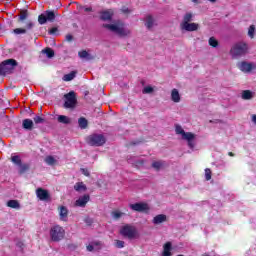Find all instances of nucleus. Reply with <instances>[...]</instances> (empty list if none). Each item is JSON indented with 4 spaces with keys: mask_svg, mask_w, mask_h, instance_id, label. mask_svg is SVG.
I'll return each instance as SVG.
<instances>
[{
    "mask_svg": "<svg viewBox=\"0 0 256 256\" xmlns=\"http://www.w3.org/2000/svg\"><path fill=\"white\" fill-rule=\"evenodd\" d=\"M17 65H19V62L13 58L2 61L0 64V75L3 77H5V75H11Z\"/></svg>",
    "mask_w": 256,
    "mask_h": 256,
    "instance_id": "obj_1",
    "label": "nucleus"
},
{
    "mask_svg": "<svg viewBox=\"0 0 256 256\" xmlns=\"http://www.w3.org/2000/svg\"><path fill=\"white\" fill-rule=\"evenodd\" d=\"M102 27L104 29H108V31H112V33H116L119 37H127V35L131 34V31L125 29V24H103Z\"/></svg>",
    "mask_w": 256,
    "mask_h": 256,
    "instance_id": "obj_2",
    "label": "nucleus"
},
{
    "mask_svg": "<svg viewBox=\"0 0 256 256\" xmlns=\"http://www.w3.org/2000/svg\"><path fill=\"white\" fill-rule=\"evenodd\" d=\"M120 235L127 239H137L139 237V231H137V227L126 224L120 229Z\"/></svg>",
    "mask_w": 256,
    "mask_h": 256,
    "instance_id": "obj_3",
    "label": "nucleus"
},
{
    "mask_svg": "<svg viewBox=\"0 0 256 256\" xmlns=\"http://www.w3.org/2000/svg\"><path fill=\"white\" fill-rule=\"evenodd\" d=\"M175 131L177 133V135H182V138L185 139V141H187L188 143V147L190 149H194L195 147V134L191 133V132H185V130H183V127L177 125L175 128Z\"/></svg>",
    "mask_w": 256,
    "mask_h": 256,
    "instance_id": "obj_4",
    "label": "nucleus"
},
{
    "mask_svg": "<svg viewBox=\"0 0 256 256\" xmlns=\"http://www.w3.org/2000/svg\"><path fill=\"white\" fill-rule=\"evenodd\" d=\"M86 141L91 147H103V144L107 142V139H105L103 134H92L87 137Z\"/></svg>",
    "mask_w": 256,
    "mask_h": 256,
    "instance_id": "obj_5",
    "label": "nucleus"
},
{
    "mask_svg": "<svg viewBox=\"0 0 256 256\" xmlns=\"http://www.w3.org/2000/svg\"><path fill=\"white\" fill-rule=\"evenodd\" d=\"M50 237L54 242H59L65 238V229L60 225H55L50 229Z\"/></svg>",
    "mask_w": 256,
    "mask_h": 256,
    "instance_id": "obj_6",
    "label": "nucleus"
},
{
    "mask_svg": "<svg viewBox=\"0 0 256 256\" xmlns=\"http://www.w3.org/2000/svg\"><path fill=\"white\" fill-rule=\"evenodd\" d=\"M65 102L63 104L64 109H75L77 106V95L71 91L64 95Z\"/></svg>",
    "mask_w": 256,
    "mask_h": 256,
    "instance_id": "obj_7",
    "label": "nucleus"
},
{
    "mask_svg": "<svg viewBox=\"0 0 256 256\" xmlns=\"http://www.w3.org/2000/svg\"><path fill=\"white\" fill-rule=\"evenodd\" d=\"M232 57H241L247 53V44L238 43L230 50Z\"/></svg>",
    "mask_w": 256,
    "mask_h": 256,
    "instance_id": "obj_8",
    "label": "nucleus"
},
{
    "mask_svg": "<svg viewBox=\"0 0 256 256\" xmlns=\"http://www.w3.org/2000/svg\"><path fill=\"white\" fill-rule=\"evenodd\" d=\"M48 21H55V12L51 10H46L45 14H40L38 16V23L40 25H45Z\"/></svg>",
    "mask_w": 256,
    "mask_h": 256,
    "instance_id": "obj_9",
    "label": "nucleus"
},
{
    "mask_svg": "<svg viewBox=\"0 0 256 256\" xmlns=\"http://www.w3.org/2000/svg\"><path fill=\"white\" fill-rule=\"evenodd\" d=\"M130 209L132 211H136L137 213H149V204L145 202H137L134 204H130Z\"/></svg>",
    "mask_w": 256,
    "mask_h": 256,
    "instance_id": "obj_10",
    "label": "nucleus"
},
{
    "mask_svg": "<svg viewBox=\"0 0 256 256\" xmlns=\"http://www.w3.org/2000/svg\"><path fill=\"white\" fill-rule=\"evenodd\" d=\"M237 67L242 73H251L253 69H256V66L253 63H249L247 61H242L237 64Z\"/></svg>",
    "mask_w": 256,
    "mask_h": 256,
    "instance_id": "obj_11",
    "label": "nucleus"
},
{
    "mask_svg": "<svg viewBox=\"0 0 256 256\" xmlns=\"http://www.w3.org/2000/svg\"><path fill=\"white\" fill-rule=\"evenodd\" d=\"M33 27H35V24L31 21L26 23V27L25 28H15L12 30V33L14 35H25L27 34V31H31V29H33Z\"/></svg>",
    "mask_w": 256,
    "mask_h": 256,
    "instance_id": "obj_12",
    "label": "nucleus"
},
{
    "mask_svg": "<svg viewBox=\"0 0 256 256\" xmlns=\"http://www.w3.org/2000/svg\"><path fill=\"white\" fill-rule=\"evenodd\" d=\"M36 195L40 201H49V199H51V194H49V190H45L43 188H38L36 190Z\"/></svg>",
    "mask_w": 256,
    "mask_h": 256,
    "instance_id": "obj_13",
    "label": "nucleus"
},
{
    "mask_svg": "<svg viewBox=\"0 0 256 256\" xmlns=\"http://www.w3.org/2000/svg\"><path fill=\"white\" fill-rule=\"evenodd\" d=\"M88 201H91V196L84 194L75 201V207H86Z\"/></svg>",
    "mask_w": 256,
    "mask_h": 256,
    "instance_id": "obj_14",
    "label": "nucleus"
},
{
    "mask_svg": "<svg viewBox=\"0 0 256 256\" xmlns=\"http://www.w3.org/2000/svg\"><path fill=\"white\" fill-rule=\"evenodd\" d=\"M180 29L182 31H189V32L197 31V29H199V24L190 23V22L187 24H180Z\"/></svg>",
    "mask_w": 256,
    "mask_h": 256,
    "instance_id": "obj_15",
    "label": "nucleus"
},
{
    "mask_svg": "<svg viewBox=\"0 0 256 256\" xmlns=\"http://www.w3.org/2000/svg\"><path fill=\"white\" fill-rule=\"evenodd\" d=\"M114 12L113 10H105L100 12L101 21H111L113 19Z\"/></svg>",
    "mask_w": 256,
    "mask_h": 256,
    "instance_id": "obj_16",
    "label": "nucleus"
},
{
    "mask_svg": "<svg viewBox=\"0 0 256 256\" xmlns=\"http://www.w3.org/2000/svg\"><path fill=\"white\" fill-rule=\"evenodd\" d=\"M59 216H60V221L67 222V217H69V210H67V207L60 206Z\"/></svg>",
    "mask_w": 256,
    "mask_h": 256,
    "instance_id": "obj_17",
    "label": "nucleus"
},
{
    "mask_svg": "<svg viewBox=\"0 0 256 256\" xmlns=\"http://www.w3.org/2000/svg\"><path fill=\"white\" fill-rule=\"evenodd\" d=\"M165 221H167V215L158 214L153 218L152 223L154 225H161V223H165Z\"/></svg>",
    "mask_w": 256,
    "mask_h": 256,
    "instance_id": "obj_18",
    "label": "nucleus"
},
{
    "mask_svg": "<svg viewBox=\"0 0 256 256\" xmlns=\"http://www.w3.org/2000/svg\"><path fill=\"white\" fill-rule=\"evenodd\" d=\"M171 99L173 103H179L181 101V95L179 94V90L176 88L171 91Z\"/></svg>",
    "mask_w": 256,
    "mask_h": 256,
    "instance_id": "obj_19",
    "label": "nucleus"
},
{
    "mask_svg": "<svg viewBox=\"0 0 256 256\" xmlns=\"http://www.w3.org/2000/svg\"><path fill=\"white\" fill-rule=\"evenodd\" d=\"M23 129H26L27 131L33 130V120L31 119H24L22 122Z\"/></svg>",
    "mask_w": 256,
    "mask_h": 256,
    "instance_id": "obj_20",
    "label": "nucleus"
},
{
    "mask_svg": "<svg viewBox=\"0 0 256 256\" xmlns=\"http://www.w3.org/2000/svg\"><path fill=\"white\" fill-rule=\"evenodd\" d=\"M6 205L7 207H10V209H21L19 200H9Z\"/></svg>",
    "mask_w": 256,
    "mask_h": 256,
    "instance_id": "obj_21",
    "label": "nucleus"
},
{
    "mask_svg": "<svg viewBox=\"0 0 256 256\" xmlns=\"http://www.w3.org/2000/svg\"><path fill=\"white\" fill-rule=\"evenodd\" d=\"M191 21H193V14L191 12H188L184 15L180 25H186L187 23H191Z\"/></svg>",
    "mask_w": 256,
    "mask_h": 256,
    "instance_id": "obj_22",
    "label": "nucleus"
},
{
    "mask_svg": "<svg viewBox=\"0 0 256 256\" xmlns=\"http://www.w3.org/2000/svg\"><path fill=\"white\" fill-rule=\"evenodd\" d=\"M42 53H44V55H46V57H48V59H53V57H55V51L49 47L43 49Z\"/></svg>",
    "mask_w": 256,
    "mask_h": 256,
    "instance_id": "obj_23",
    "label": "nucleus"
},
{
    "mask_svg": "<svg viewBox=\"0 0 256 256\" xmlns=\"http://www.w3.org/2000/svg\"><path fill=\"white\" fill-rule=\"evenodd\" d=\"M78 125H79L80 129H87V127L89 126V121L86 120L85 117H80L78 119Z\"/></svg>",
    "mask_w": 256,
    "mask_h": 256,
    "instance_id": "obj_24",
    "label": "nucleus"
},
{
    "mask_svg": "<svg viewBox=\"0 0 256 256\" xmlns=\"http://www.w3.org/2000/svg\"><path fill=\"white\" fill-rule=\"evenodd\" d=\"M154 24H155V20L153 19V16L151 15L146 16L145 26L147 27V29H153Z\"/></svg>",
    "mask_w": 256,
    "mask_h": 256,
    "instance_id": "obj_25",
    "label": "nucleus"
},
{
    "mask_svg": "<svg viewBox=\"0 0 256 256\" xmlns=\"http://www.w3.org/2000/svg\"><path fill=\"white\" fill-rule=\"evenodd\" d=\"M58 123H62L63 125H69V123H71V118H69L65 115H59Z\"/></svg>",
    "mask_w": 256,
    "mask_h": 256,
    "instance_id": "obj_26",
    "label": "nucleus"
},
{
    "mask_svg": "<svg viewBox=\"0 0 256 256\" xmlns=\"http://www.w3.org/2000/svg\"><path fill=\"white\" fill-rule=\"evenodd\" d=\"M253 97V92L251 90H244L242 91V99L244 101H249Z\"/></svg>",
    "mask_w": 256,
    "mask_h": 256,
    "instance_id": "obj_27",
    "label": "nucleus"
},
{
    "mask_svg": "<svg viewBox=\"0 0 256 256\" xmlns=\"http://www.w3.org/2000/svg\"><path fill=\"white\" fill-rule=\"evenodd\" d=\"M74 189L78 192L81 193V191H87V186L84 185L83 182H78L74 185Z\"/></svg>",
    "mask_w": 256,
    "mask_h": 256,
    "instance_id": "obj_28",
    "label": "nucleus"
},
{
    "mask_svg": "<svg viewBox=\"0 0 256 256\" xmlns=\"http://www.w3.org/2000/svg\"><path fill=\"white\" fill-rule=\"evenodd\" d=\"M76 75H77V72L72 71L68 74H65L62 79H63V81H73V79H75Z\"/></svg>",
    "mask_w": 256,
    "mask_h": 256,
    "instance_id": "obj_29",
    "label": "nucleus"
},
{
    "mask_svg": "<svg viewBox=\"0 0 256 256\" xmlns=\"http://www.w3.org/2000/svg\"><path fill=\"white\" fill-rule=\"evenodd\" d=\"M163 256H171V242L164 244Z\"/></svg>",
    "mask_w": 256,
    "mask_h": 256,
    "instance_id": "obj_30",
    "label": "nucleus"
},
{
    "mask_svg": "<svg viewBox=\"0 0 256 256\" xmlns=\"http://www.w3.org/2000/svg\"><path fill=\"white\" fill-rule=\"evenodd\" d=\"M29 17V12L27 10H21L20 11V16L18 18L19 23L25 21Z\"/></svg>",
    "mask_w": 256,
    "mask_h": 256,
    "instance_id": "obj_31",
    "label": "nucleus"
},
{
    "mask_svg": "<svg viewBox=\"0 0 256 256\" xmlns=\"http://www.w3.org/2000/svg\"><path fill=\"white\" fill-rule=\"evenodd\" d=\"M19 169V174L23 175L24 173H27V171H29V169H31V166L29 164H21Z\"/></svg>",
    "mask_w": 256,
    "mask_h": 256,
    "instance_id": "obj_32",
    "label": "nucleus"
},
{
    "mask_svg": "<svg viewBox=\"0 0 256 256\" xmlns=\"http://www.w3.org/2000/svg\"><path fill=\"white\" fill-rule=\"evenodd\" d=\"M208 43L210 47H213V48L219 47V41L215 39V37H210L208 40Z\"/></svg>",
    "mask_w": 256,
    "mask_h": 256,
    "instance_id": "obj_33",
    "label": "nucleus"
},
{
    "mask_svg": "<svg viewBox=\"0 0 256 256\" xmlns=\"http://www.w3.org/2000/svg\"><path fill=\"white\" fill-rule=\"evenodd\" d=\"M11 161L18 167L22 164L21 157L19 155L11 156Z\"/></svg>",
    "mask_w": 256,
    "mask_h": 256,
    "instance_id": "obj_34",
    "label": "nucleus"
},
{
    "mask_svg": "<svg viewBox=\"0 0 256 256\" xmlns=\"http://www.w3.org/2000/svg\"><path fill=\"white\" fill-rule=\"evenodd\" d=\"M78 57H80V59H91L89 52H87L86 50L78 52Z\"/></svg>",
    "mask_w": 256,
    "mask_h": 256,
    "instance_id": "obj_35",
    "label": "nucleus"
},
{
    "mask_svg": "<svg viewBox=\"0 0 256 256\" xmlns=\"http://www.w3.org/2000/svg\"><path fill=\"white\" fill-rule=\"evenodd\" d=\"M163 162L162 161H154L152 162V167L153 169H155L156 171H160L161 167H163Z\"/></svg>",
    "mask_w": 256,
    "mask_h": 256,
    "instance_id": "obj_36",
    "label": "nucleus"
},
{
    "mask_svg": "<svg viewBox=\"0 0 256 256\" xmlns=\"http://www.w3.org/2000/svg\"><path fill=\"white\" fill-rule=\"evenodd\" d=\"M99 245H101V242L97 241V242H92V244H89L88 246H86L87 251L91 252L94 251L95 247H99Z\"/></svg>",
    "mask_w": 256,
    "mask_h": 256,
    "instance_id": "obj_37",
    "label": "nucleus"
},
{
    "mask_svg": "<svg viewBox=\"0 0 256 256\" xmlns=\"http://www.w3.org/2000/svg\"><path fill=\"white\" fill-rule=\"evenodd\" d=\"M248 37H250V39L255 38V25H250L248 29Z\"/></svg>",
    "mask_w": 256,
    "mask_h": 256,
    "instance_id": "obj_38",
    "label": "nucleus"
},
{
    "mask_svg": "<svg viewBox=\"0 0 256 256\" xmlns=\"http://www.w3.org/2000/svg\"><path fill=\"white\" fill-rule=\"evenodd\" d=\"M45 163H47V165H53L54 163H56V160L53 156H47L45 158Z\"/></svg>",
    "mask_w": 256,
    "mask_h": 256,
    "instance_id": "obj_39",
    "label": "nucleus"
},
{
    "mask_svg": "<svg viewBox=\"0 0 256 256\" xmlns=\"http://www.w3.org/2000/svg\"><path fill=\"white\" fill-rule=\"evenodd\" d=\"M211 177H212L211 169L206 168L205 169V179H206V181H211Z\"/></svg>",
    "mask_w": 256,
    "mask_h": 256,
    "instance_id": "obj_40",
    "label": "nucleus"
},
{
    "mask_svg": "<svg viewBox=\"0 0 256 256\" xmlns=\"http://www.w3.org/2000/svg\"><path fill=\"white\" fill-rule=\"evenodd\" d=\"M142 93H143L144 95L153 93V87H151V86H146V87H144V89L142 90Z\"/></svg>",
    "mask_w": 256,
    "mask_h": 256,
    "instance_id": "obj_41",
    "label": "nucleus"
},
{
    "mask_svg": "<svg viewBox=\"0 0 256 256\" xmlns=\"http://www.w3.org/2000/svg\"><path fill=\"white\" fill-rule=\"evenodd\" d=\"M112 217H113V219H121V217H123V213L119 212V211H113Z\"/></svg>",
    "mask_w": 256,
    "mask_h": 256,
    "instance_id": "obj_42",
    "label": "nucleus"
},
{
    "mask_svg": "<svg viewBox=\"0 0 256 256\" xmlns=\"http://www.w3.org/2000/svg\"><path fill=\"white\" fill-rule=\"evenodd\" d=\"M115 247H117V249H123L125 242L123 240H116Z\"/></svg>",
    "mask_w": 256,
    "mask_h": 256,
    "instance_id": "obj_43",
    "label": "nucleus"
},
{
    "mask_svg": "<svg viewBox=\"0 0 256 256\" xmlns=\"http://www.w3.org/2000/svg\"><path fill=\"white\" fill-rule=\"evenodd\" d=\"M34 123L38 125L39 123H45V119H43L41 116L34 117Z\"/></svg>",
    "mask_w": 256,
    "mask_h": 256,
    "instance_id": "obj_44",
    "label": "nucleus"
},
{
    "mask_svg": "<svg viewBox=\"0 0 256 256\" xmlns=\"http://www.w3.org/2000/svg\"><path fill=\"white\" fill-rule=\"evenodd\" d=\"M82 175H85V177H90L91 173H89V170L87 168H81L80 169Z\"/></svg>",
    "mask_w": 256,
    "mask_h": 256,
    "instance_id": "obj_45",
    "label": "nucleus"
},
{
    "mask_svg": "<svg viewBox=\"0 0 256 256\" xmlns=\"http://www.w3.org/2000/svg\"><path fill=\"white\" fill-rule=\"evenodd\" d=\"M84 222L86 225H93V219L89 218V217H86L84 219Z\"/></svg>",
    "mask_w": 256,
    "mask_h": 256,
    "instance_id": "obj_46",
    "label": "nucleus"
},
{
    "mask_svg": "<svg viewBox=\"0 0 256 256\" xmlns=\"http://www.w3.org/2000/svg\"><path fill=\"white\" fill-rule=\"evenodd\" d=\"M57 31H59L57 27H53L49 30V35H55Z\"/></svg>",
    "mask_w": 256,
    "mask_h": 256,
    "instance_id": "obj_47",
    "label": "nucleus"
},
{
    "mask_svg": "<svg viewBox=\"0 0 256 256\" xmlns=\"http://www.w3.org/2000/svg\"><path fill=\"white\" fill-rule=\"evenodd\" d=\"M66 41H68L69 43H71V41H73V35L67 34V35H66Z\"/></svg>",
    "mask_w": 256,
    "mask_h": 256,
    "instance_id": "obj_48",
    "label": "nucleus"
},
{
    "mask_svg": "<svg viewBox=\"0 0 256 256\" xmlns=\"http://www.w3.org/2000/svg\"><path fill=\"white\" fill-rule=\"evenodd\" d=\"M84 11L86 13H91V11H93V8L92 7H84Z\"/></svg>",
    "mask_w": 256,
    "mask_h": 256,
    "instance_id": "obj_49",
    "label": "nucleus"
},
{
    "mask_svg": "<svg viewBox=\"0 0 256 256\" xmlns=\"http://www.w3.org/2000/svg\"><path fill=\"white\" fill-rule=\"evenodd\" d=\"M122 11H123V13H131V10H129V8H125Z\"/></svg>",
    "mask_w": 256,
    "mask_h": 256,
    "instance_id": "obj_50",
    "label": "nucleus"
},
{
    "mask_svg": "<svg viewBox=\"0 0 256 256\" xmlns=\"http://www.w3.org/2000/svg\"><path fill=\"white\" fill-rule=\"evenodd\" d=\"M228 155H229V157H235V153H233V152H228Z\"/></svg>",
    "mask_w": 256,
    "mask_h": 256,
    "instance_id": "obj_51",
    "label": "nucleus"
},
{
    "mask_svg": "<svg viewBox=\"0 0 256 256\" xmlns=\"http://www.w3.org/2000/svg\"><path fill=\"white\" fill-rule=\"evenodd\" d=\"M145 164V161L141 160L138 162V165H144Z\"/></svg>",
    "mask_w": 256,
    "mask_h": 256,
    "instance_id": "obj_52",
    "label": "nucleus"
},
{
    "mask_svg": "<svg viewBox=\"0 0 256 256\" xmlns=\"http://www.w3.org/2000/svg\"><path fill=\"white\" fill-rule=\"evenodd\" d=\"M130 145H139V142H131Z\"/></svg>",
    "mask_w": 256,
    "mask_h": 256,
    "instance_id": "obj_53",
    "label": "nucleus"
},
{
    "mask_svg": "<svg viewBox=\"0 0 256 256\" xmlns=\"http://www.w3.org/2000/svg\"><path fill=\"white\" fill-rule=\"evenodd\" d=\"M199 0H192L193 3H198Z\"/></svg>",
    "mask_w": 256,
    "mask_h": 256,
    "instance_id": "obj_54",
    "label": "nucleus"
},
{
    "mask_svg": "<svg viewBox=\"0 0 256 256\" xmlns=\"http://www.w3.org/2000/svg\"><path fill=\"white\" fill-rule=\"evenodd\" d=\"M211 3H215L216 0H209Z\"/></svg>",
    "mask_w": 256,
    "mask_h": 256,
    "instance_id": "obj_55",
    "label": "nucleus"
},
{
    "mask_svg": "<svg viewBox=\"0 0 256 256\" xmlns=\"http://www.w3.org/2000/svg\"><path fill=\"white\" fill-rule=\"evenodd\" d=\"M85 95H89V91H86V92H85Z\"/></svg>",
    "mask_w": 256,
    "mask_h": 256,
    "instance_id": "obj_56",
    "label": "nucleus"
},
{
    "mask_svg": "<svg viewBox=\"0 0 256 256\" xmlns=\"http://www.w3.org/2000/svg\"><path fill=\"white\" fill-rule=\"evenodd\" d=\"M203 256H209V255L205 254V255H203Z\"/></svg>",
    "mask_w": 256,
    "mask_h": 256,
    "instance_id": "obj_57",
    "label": "nucleus"
}]
</instances>
